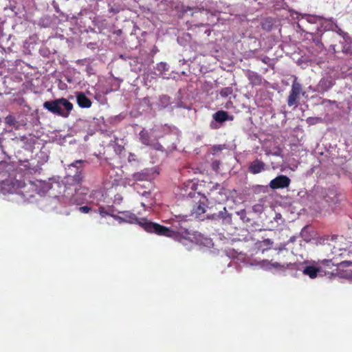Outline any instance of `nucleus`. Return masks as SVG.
<instances>
[{"label":"nucleus","instance_id":"nucleus-46","mask_svg":"<svg viewBox=\"0 0 352 352\" xmlns=\"http://www.w3.org/2000/svg\"><path fill=\"white\" fill-rule=\"evenodd\" d=\"M0 124H1V119H0Z\"/></svg>","mask_w":352,"mask_h":352},{"label":"nucleus","instance_id":"nucleus-44","mask_svg":"<svg viewBox=\"0 0 352 352\" xmlns=\"http://www.w3.org/2000/svg\"><path fill=\"white\" fill-rule=\"evenodd\" d=\"M211 128H212V129H216V127H214V126H212V124H211Z\"/></svg>","mask_w":352,"mask_h":352},{"label":"nucleus","instance_id":"nucleus-5","mask_svg":"<svg viewBox=\"0 0 352 352\" xmlns=\"http://www.w3.org/2000/svg\"><path fill=\"white\" fill-rule=\"evenodd\" d=\"M324 43L329 45V50L333 54H338L344 52V40L336 32H327L322 34Z\"/></svg>","mask_w":352,"mask_h":352},{"label":"nucleus","instance_id":"nucleus-37","mask_svg":"<svg viewBox=\"0 0 352 352\" xmlns=\"http://www.w3.org/2000/svg\"><path fill=\"white\" fill-rule=\"evenodd\" d=\"M270 60V58H268V56H265L263 58V59H261V62H263L265 64H267Z\"/></svg>","mask_w":352,"mask_h":352},{"label":"nucleus","instance_id":"nucleus-7","mask_svg":"<svg viewBox=\"0 0 352 352\" xmlns=\"http://www.w3.org/2000/svg\"><path fill=\"white\" fill-rule=\"evenodd\" d=\"M304 94L301 83L297 80V77L294 76L291 91H289V96H287V106L289 107H296L299 102L300 95L302 94L304 96Z\"/></svg>","mask_w":352,"mask_h":352},{"label":"nucleus","instance_id":"nucleus-9","mask_svg":"<svg viewBox=\"0 0 352 352\" xmlns=\"http://www.w3.org/2000/svg\"><path fill=\"white\" fill-rule=\"evenodd\" d=\"M289 184L290 179L287 176L280 175L270 181V186L271 189H283L287 188Z\"/></svg>","mask_w":352,"mask_h":352},{"label":"nucleus","instance_id":"nucleus-42","mask_svg":"<svg viewBox=\"0 0 352 352\" xmlns=\"http://www.w3.org/2000/svg\"><path fill=\"white\" fill-rule=\"evenodd\" d=\"M204 33L207 34V35H210V30H206L204 31Z\"/></svg>","mask_w":352,"mask_h":352},{"label":"nucleus","instance_id":"nucleus-40","mask_svg":"<svg viewBox=\"0 0 352 352\" xmlns=\"http://www.w3.org/2000/svg\"><path fill=\"white\" fill-rule=\"evenodd\" d=\"M195 192H190L189 194H188V197H195Z\"/></svg>","mask_w":352,"mask_h":352},{"label":"nucleus","instance_id":"nucleus-39","mask_svg":"<svg viewBox=\"0 0 352 352\" xmlns=\"http://www.w3.org/2000/svg\"><path fill=\"white\" fill-rule=\"evenodd\" d=\"M219 184H216L215 186H213V188H212L211 193H213L214 192V190H217V189H219Z\"/></svg>","mask_w":352,"mask_h":352},{"label":"nucleus","instance_id":"nucleus-17","mask_svg":"<svg viewBox=\"0 0 352 352\" xmlns=\"http://www.w3.org/2000/svg\"><path fill=\"white\" fill-rule=\"evenodd\" d=\"M83 162V160H79L75 161L74 163L69 165V167L76 168V174L74 175V180H76L77 182H79L82 180V175H80V167L82 166V164Z\"/></svg>","mask_w":352,"mask_h":352},{"label":"nucleus","instance_id":"nucleus-45","mask_svg":"<svg viewBox=\"0 0 352 352\" xmlns=\"http://www.w3.org/2000/svg\"><path fill=\"white\" fill-rule=\"evenodd\" d=\"M141 206H142L144 207L145 205L142 203V204H141Z\"/></svg>","mask_w":352,"mask_h":352},{"label":"nucleus","instance_id":"nucleus-35","mask_svg":"<svg viewBox=\"0 0 352 352\" xmlns=\"http://www.w3.org/2000/svg\"><path fill=\"white\" fill-rule=\"evenodd\" d=\"M129 162L136 161V155L134 153H129L128 157Z\"/></svg>","mask_w":352,"mask_h":352},{"label":"nucleus","instance_id":"nucleus-2","mask_svg":"<svg viewBox=\"0 0 352 352\" xmlns=\"http://www.w3.org/2000/svg\"><path fill=\"white\" fill-rule=\"evenodd\" d=\"M43 107L54 114L58 115L63 118H67L71 111H72L73 104L67 99L61 98L44 102Z\"/></svg>","mask_w":352,"mask_h":352},{"label":"nucleus","instance_id":"nucleus-4","mask_svg":"<svg viewBox=\"0 0 352 352\" xmlns=\"http://www.w3.org/2000/svg\"><path fill=\"white\" fill-rule=\"evenodd\" d=\"M138 224L140 225L143 229L147 232L155 233L159 236H164L166 237L178 238L179 235L175 232L171 230L168 227L161 226L158 223L148 221L146 219H142L138 221Z\"/></svg>","mask_w":352,"mask_h":352},{"label":"nucleus","instance_id":"nucleus-14","mask_svg":"<svg viewBox=\"0 0 352 352\" xmlns=\"http://www.w3.org/2000/svg\"><path fill=\"white\" fill-rule=\"evenodd\" d=\"M349 267H352V262L350 261L343 260L342 261H341L339 263L334 264V266H333V267L331 265L329 267H326V270L333 271V270L337 269V275H338L340 270H343L344 268ZM350 272H351V273H352V270H351ZM334 272H336V270L334 271Z\"/></svg>","mask_w":352,"mask_h":352},{"label":"nucleus","instance_id":"nucleus-10","mask_svg":"<svg viewBox=\"0 0 352 352\" xmlns=\"http://www.w3.org/2000/svg\"><path fill=\"white\" fill-rule=\"evenodd\" d=\"M265 164L263 161L256 158L250 164L248 170L251 174L256 175L265 171Z\"/></svg>","mask_w":352,"mask_h":352},{"label":"nucleus","instance_id":"nucleus-8","mask_svg":"<svg viewBox=\"0 0 352 352\" xmlns=\"http://www.w3.org/2000/svg\"><path fill=\"white\" fill-rule=\"evenodd\" d=\"M140 141L141 144L146 146H148L155 151H162L163 147L157 142H153L151 135L146 129H143L140 132Z\"/></svg>","mask_w":352,"mask_h":352},{"label":"nucleus","instance_id":"nucleus-36","mask_svg":"<svg viewBox=\"0 0 352 352\" xmlns=\"http://www.w3.org/2000/svg\"><path fill=\"white\" fill-rule=\"evenodd\" d=\"M7 166L6 162H0V175L2 173V170L4 169Z\"/></svg>","mask_w":352,"mask_h":352},{"label":"nucleus","instance_id":"nucleus-34","mask_svg":"<svg viewBox=\"0 0 352 352\" xmlns=\"http://www.w3.org/2000/svg\"><path fill=\"white\" fill-rule=\"evenodd\" d=\"M79 211H80V212H81V213L87 214V213H88L89 211H91V208H90V207H88V206H82V207H79Z\"/></svg>","mask_w":352,"mask_h":352},{"label":"nucleus","instance_id":"nucleus-33","mask_svg":"<svg viewBox=\"0 0 352 352\" xmlns=\"http://www.w3.org/2000/svg\"><path fill=\"white\" fill-rule=\"evenodd\" d=\"M340 251H342V252L340 253L338 256L342 258H346V256H349V254L351 253L350 250H348L346 249H340Z\"/></svg>","mask_w":352,"mask_h":352},{"label":"nucleus","instance_id":"nucleus-32","mask_svg":"<svg viewBox=\"0 0 352 352\" xmlns=\"http://www.w3.org/2000/svg\"><path fill=\"white\" fill-rule=\"evenodd\" d=\"M323 40V38L322 36H320V38H316L314 39V43H316V45L319 47V49H322L323 47V43L321 41V40Z\"/></svg>","mask_w":352,"mask_h":352},{"label":"nucleus","instance_id":"nucleus-21","mask_svg":"<svg viewBox=\"0 0 352 352\" xmlns=\"http://www.w3.org/2000/svg\"><path fill=\"white\" fill-rule=\"evenodd\" d=\"M324 19L322 16L312 15V14H305L302 16V19L306 20V21L310 23L318 24L322 19Z\"/></svg>","mask_w":352,"mask_h":352},{"label":"nucleus","instance_id":"nucleus-12","mask_svg":"<svg viewBox=\"0 0 352 352\" xmlns=\"http://www.w3.org/2000/svg\"><path fill=\"white\" fill-rule=\"evenodd\" d=\"M131 178H133V181L135 182V184L138 185L139 182H148L150 180V174L146 170H141V172L133 174V175H131Z\"/></svg>","mask_w":352,"mask_h":352},{"label":"nucleus","instance_id":"nucleus-30","mask_svg":"<svg viewBox=\"0 0 352 352\" xmlns=\"http://www.w3.org/2000/svg\"><path fill=\"white\" fill-rule=\"evenodd\" d=\"M236 214L238 216H239L240 219L242 220L243 222H250V219L248 218L247 215H245V210H241L238 212H236Z\"/></svg>","mask_w":352,"mask_h":352},{"label":"nucleus","instance_id":"nucleus-22","mask_svg":"<svg viewBox=\"0 0 352 352\" xmlns=\"http://www.w3.org/2000/svg\"><path fill=\"white\" fill-rule=\"evenodd\" d=\"M317 25H319L320 30H323L324 32H329L333 28L332 21L331 19H327V18H324V19L320 21V23Z\"/></svg>","mask_w":352,"mask_h":352},{"label":"nucleus","instance_id":"nucleus-43","mask_svg":"<svg viewBox=\"0 0 352 352\" xmlns=\"http://www.w3.org/2000/svg\"><path fill=\"white\" fill-rule=\"evenodd\" d=\"M334 250H335V248H333V250H332V254H336V251Z\"/></svg>","mask_w":352,"mask_h":352},{"label":"nucleus","instance_id":"nucleus-25","mask_svg":"<svg viewBox=\"0 0 352 352\" xmlns=\"http://www.w3.org/2000/svg\"><path fill=\"white\" fill-rule=\"evenodd\" d=\"M122 214H123L124 217H121L123 218V219H126V221L129 223H134L137 221V217L134 214L129 212H123Z\"/></svg>","mask_w":352,"mask_h":352},{"label":"nucleus","instance_id":"nucleus-29","mask_svg":"<svg viewBox=\"0 0 352 352\" xmlns=\"http://www.w3.org/2000/svg\"><path fill=\"white\" fill-rule=\"evenodd\" d=\"M321 122V118L319 117H309L306 119V123L310 126L315 125Z\"/></svg>","mask_w":352,"mask_h":352},{"label":"nucleus","instance_id":"nucleus-24","mask_svg":"<svg viewBox=\"0 0 352 352\" xmlns=\"http://www.w3.org/2000/svg\"><path fill=\"white\" fill-rule=\"evenodd\" d=\"M271 266H272V267L276 268V269L279 268L281 270H285V269L294 270V267L295 266V264L289 263L281 265L277 262H273L271 263Z\"/></svg>","mask_w":352,"mask_h":352},{"label":"nucleus","instance_id":"nucleus-18","mask_svg":"<svg viewBox=\"0 0 352 352\" xmlns=\"http://www.w3.org/2000/svg\"><path fill=\"white\" fill-rule=\"evenodd\" d=\"M247 78H248L250 83L252 85H259L261 83V78L256 72L249 71L247 73Z\"/></svg>","mask_w":352,"mask_h":352},{"label":"nucleus","instance_id":"nucleus-31","mask_svg":"<svg viewBox=\"0 0 352 352\" xmlns=\"http://www.w3.org/2000/svg\"><path fill=\"white\" fill-rule=\"evenodd\" d=\"M79 198H78V193L76 192V194L73 195L69 198V203L72 204H78L79 203Z\"/></svg>","mask_w":352,"mask_h":352},{"label":"nucleus","instance_id":"nucleus-6","mask_svg":"<svg viewBox=\"0 0 352 352\" xmlns=\"http://www.w3.org/2000/svg\"><path fill=\"white\" fill-rule=\"evenodd\" d=\"M171 226L169 228L179 234L181 238L186 239L190 235V223L186 216L178 215L175 219H171Z\"/></svg>","mask_w":352,"mask_h":352},{"label":"nucleus","instance_id":"nucleus-26","mask_svg":"<svg viewBox=\"0 0 352 352\" xmlns=\"http://www.w3.org/2000/svg\"><path fill=\"white\" fill-rule=\"evenodd\" d=\"M194 212L197 216H200L205 212V205L204 204L199 203L197 207L194 208Z\"/></svg>","mask_w":352,"mask_h":352},{"label":"nucleus","instance_id":"nucleus-28","mask_svg":"<svg viewBox=\"0 0 352 352\" xmlns=\"http://www.w3.org/2000/svg\"><path fill=\"white\" fill-rule=\"evenodd\" d=\"M272 243L273 242H272L270 239H265V241L261 242L260 248H263V252L267 251L270 249V246L272 245Z\"/></svg>","mask_w":352,"mask_h":352},{"label":"nucleus","instance_id":"nucleus-38","mask_svg":"<svg viewBox=\"0 0 352 352\" xmlns=\"http://www.w3.org/2000/svg\"><path fill=\"white\" fill-rule=\"evenodd\" d=\"M261 206L255 205V206H254L253 209H254V211H255V212H259V211H261Z\"/></svg>","mask_w":352,"mask_h":352},{"label":"nucleus","instance_id":"nucleus-20","mask_svg":"<svg viewBox=\"0 0 352 352\" xmlns=\"http://www.w3.org/2000/svg\"><path fill=\"white\" fill-rule=\"evenodd\" d=\"M218 219H221V221L230 223L231 222V215L226 209V207H223L222 210L219 211L217 214Z\"/></svg>","mask_w":352,"mask_h":352},{"label":"nucleus","instance_id":"nucleus-27","mask_svg":"<svg viewBox=\"0 0 352 352\" xmlns=\"http://www.w3.org/2000/svg\"><path fill=\"white\" fill-rule=\"evenodd\" d=\"M233 89L230 87H227L225 88H221L220 90V96L221 97H228L230 95L232 94Z\"/></svg>","mask_w":352,"mask_h":352},{"label":"nucleus","instance_id":"nucleus-41","mask_svg":"<svg viewBox=\"0 0 352 352\" xmlns=\"http://www.w3.org/2000/svg\"><path fill=\"white\" fill-rule=\"evenodd\" d=\"M2 142H3V138H0V148L2 149Z\"/></svg>","mask_w":352,"mask_h":352},{"label":"nucleus","instance_id":"nucleus-13","mask_svg":"<svg viewBox=\"0 0 352 352\" xmlns=\"http://www.w3.org/2000/svg\"><path fill=\"white\" fill-rule=\"evenodd\" d=\"M333 85L334 82L330 78H322L318 83L317 89L319 91L324 93L329 90Z\"/></svg>","mask_w":352,"mask_h":352},{"label":"nucleus","instance_id":"nucleus-11","mask_svg":"<svg viewBox=\"0 0 352 352\" xmlns=\"http://www.w3.org/2000/svg\"><path fill=\"white\" fill-rule=\"evenodd\" d=\"M76 102L79 107L82 109H89L91 106V101L88 98L85 93L77 92L76 93Z\"/></svg>","mask_w":352,"mask_h":352},{"label":"nucleus","instance_id":"nucleus-16","mask_svg":"<svg viewBox=\"0 0 352 352\" xmlns=\"http://www.w3.org/2000/svg\"><path fill=\"white\" fill-rule=\"evenodd\" d=\"M4 124H6V126H12L16 131L19 130L21 127L20 123L16 120L15 116L13 115H8L6 116V118H4Z\"/></svg>","mask_w":352,"mask_h":352},{"label":"nucleus","instance_id":"nucleus-3","mask_svg":"<svg viewBox=\"0 0 352 352\" xmlns=\"http://www.w3.org/2000/svg\"><path fill=\"white\" fill-rule=\"evenodd\" d=\"M334 266V263L332 262V260H323L320 261V265L318 267H315L313 265H307L304 267L302 272L303 274L309 276L311 279H315L318 276H337V269L333 270H326L325 267Z\"/></svg>","mask_w":352,"mask_h":352},{"label":"nucleus","instance_id":"nucleus-15","mask_svg":"<svg viewBox=\"0 0 352 352\" xmlns=\"http://www.w3.org/2000/svg\"><path fill=\"white\" fill-rule=\"evenodd\" d=\"M213 119L214 120L221 123L227 120H232V116L230 117L228 111L220 110L213 114Z\"/></svg>","mask_w":352,"mask_h":352},{"label":"nucleus","instance_id":"nucleus-23","mask_svg":"<svg viewBox=\"0 0 352 352\" xmlns=\"http://www.w3.org/2000/svg\"><path fill=\"white\" fill-rule=\"evenodd\" d=\"M261 28H263V30L269 32L272 30V28H273V25H274L273 19L270 17L265 18L264 19H263V21H261Z\"/></svg>","mask_w":352,"mask_h":352},{"label":"nucleus","instance_id":"nucleus-19","mask_svg":"<svg viewBox=\"0 0 352 352\" xmlns=\"http://www.w3.org/2000/svg\"><path fill=\"white\" fill-rule=\"evenodd\" d=\"M112 212H113V209L111 208H109L108 209H105L104 207L98 208V213H100V216H102V217H104L105 216H111L113 218H114V219H117L119 221L122 220V217L113 214Z\"/></svg>","mask_w":352,"mask_h":352},{"label":"nucleus","instance_id":"nucleus-1","mask_svg":"<svg viewBox=\"0 0 352 352\" xmlns=\"http://www.w3.org/2000/svg\"><path fill=\"white\" fill-rule=\"evenodd\" d=\"M11 186H12L13 190L15 192L22 195L25 199H30L34 197L37 194L41 192V182L25 179H14L11 182Z\"/></svg>","mask_w":352,"mask_h":352}]
</instances>
